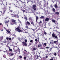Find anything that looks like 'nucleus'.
I'll return each mask as SVG.
<instances>
[{"mask_svg":"<svg viewBox=\"0 0 60 60\" xmlns=\"http://www.w3.org/2000/svg\"><path fill=\"white\" fill-rule=\"evenodd\" d=\"M6 8L5 6H3V8H2V10L3 11V12L2 13V16H4L5 12L6 11Z\"/></svg>","mask_w":60,"mask_h":60,"instance_id":"nucleus-1","label":"nucleus"},{"mask_svg":"<svg viewBox=\"0 0 60 60\" xmlns=\"http://www.w3.org/2000/svg\"><path fill=\"white\" fill-rule=\"evenodd\" d=\"M19 28H20V26H19L17 28L15 29V31H17V32H23V30L19 29Z\"/></svg>","mask_w":60,"mask_h":60,"instance_id":"nucleus-2","label":"nucleus"},{"mask_svg":"<svg viewBox=\"0 0 60 60\" xmlns=\"http://www.w3.org/2000/svg\"><path fill=\"white\" fill-rule=\"evenodd\" d=\"M52 36L53 38H55L56 39H58V37L57 36L55 35V34L54 33H52Z\"/></svg>","mask_w":60,"mask_h":60,"instance_id":"nucleus-3","label":"nucleus"},{"mask_svg":"<svg viewBox=\"0 0 60 60\" xmlns=\"http://www.w3.org/2000/svg\"><path fill=\"white\" fill-rule=\"evenodd\" d=\"M32 8L33 9H34V11H36V5H34L32 7Z\"/></svg>","mask_w":60,"mask_h":60,"instance_id":"nucleus-4","label":"nucleus"},{"mask_svg":"<svg viewBox=\"0 0 60 60\" xmlns=\"http://www.w3.org/2000/svg\"><path fill=\"white\" fill-rule=\"evenodd\" d=\"M30 21L31 22V24L33 25V26H34V22H34L33 20H32V19H30Z\"/></svg>","mask_w":60,"mask_h":60,"instance_id":"nucleus-5","label":"nucleus"},{"mask_svg":"<svg viewBox=\"0 0 60 60\" xmlns=\"http://www.w3.org/2000/svg\"><path fill=\"white\" fill-rule=\"evenodd\" d=\"M31 29H32V30H33L34 32H36H36H37V31H38V30H36V29H33L32 28Z\"/></svg>","mask_w":60,"mask_h":60,"instance_id":"nucleus-6","label":"nucleus"},{"mask_svg":"<svg viewBox=\"0 0 60 60\" xmlns=\"http://www.w3.org/2000/svg\"><path fill=\"white\" fill-rule=\"evenodd\" d=\"M11 21L12 23H13V24H16V22H15V20L13 19H12L11 20Z\"/></svg>","mask_w":60,"mask_h":60,"instance_id":"nucleus-7","label":"nucleus"},{"mask_svg":"<svg viewBox=\"0 0 60 60\" xmlns=\"http://www.w3.org/2000/svg\"><path fill=\"white\" fill-rule=\"evenodd\" d=\"M15 52V53H17V52H20V50L19 49H18V51L17 50H15V51L14 52Z\"/></svg>","mask_w":60,"mask_h":60,"instance_id":"nucleus-8","label":"nucleus"},{"mask_svg":"<svg viewBox=\"0 0 60 60\" xmlns=\"http://www.w3.org/2000/svg\"><path fill=\"white\" fill-rule=\"evenodd\" d=\"M22 43L23 44V45H24V46H27V44L24 41H23L22 42Z\"/></svg>","mask_w":60,"mask_h":60,"instance_id":"nucleus-9","label":"nucleus"},{"mask_svg":"<svg viewBox=\"0 0 60 60\" xmlns=\"http://www.w3.org/2000/svg\"><path fill=\"white\" fill-rule=\"evenodd\" d=\"M57 27L56 26L53 29V30H54V31H56L57 30Z\"/></svg>","mask_w":60,"mask_h":60,"instance_id":"nucleus-10","label":"nucleus"},{"mask_svg":"<svg viewBox=\"0 0 60 60\" xmlns=\"http://www.w3.org/2000/svg\"><path fill=\"white\" fill-rule=\"evenodd\" d=\"M54 43L55 44H58V40L54 41Z\"/></svg>","mask_w":60,"mask_h":60,"instance_id":"nucleus-11","label":"nucleus"},{"mask_svg":"<svg viewBox=\"0 0 60 60\" xmlns=\"http://www.w3.org/2000/svg\"><path fill=\"white\" fill-rule=\"evenodd\" d=\"M49 20V18H47L45 19V21H48Z\"/></svg>","mask_w":60,"mask_h":60,"instance_id":"nucleus-12","label":"nucleus"},{"mask_svg":"<svg viewBox=\"0 0 60 60\" xmlns=\"http://www.w3.org/2000/svg\"><path fill=\"white\" fill-rule=\"evenodd\" d=\"M3 39V37H0V41H1Z\"/></svg>","mask_w":60,"mask_h":60,"instance_id":"nucleus-13","label":"nucleus"},{"mask_svg":"<svg viewBox=\"0 0 60 60\" xmlns=\"http://www.w3.org/2000/svg\"><path fill=\"white\" fill-rule=\"evenodd\" d=\"M39 18H38V17L37 16H36V22H37V20H38V19Z\"/></svg>","mask_w":60,"mask_h":60,"instance_id":"nucleus-14","label":"nucleus"},{"mask_svg":"<svg viewBox=\"0 0 60 60\" xmlns=\"http://www.w3.org/2000/svg\"><path fill=\"white\" fill-rule=\"evenodd\" d=\"M56 15H58L59 14V12H56L55 13Z\"/></svg>","mask_w":60,"mask_h":60,"instance_id":"nucleus-15","label":"nucleus"},{"mask_svg":"<svg viewBox=\"0 0 60 60\" xmlns=\"http://www.w3.org/2000/svg\"><path fill=\"white\" fill-rule=\"evenodd\" d=\"M38 48H40V47H41V44L38 45Z\"/></svg>","mask_w":60,"mask_h":60,"instance_id":"nucleus-16","label":"nucleus"},{"mask_svg":"<svg viewBox=\"0 0 60 60\" xmlns=\"http://www.w3.org/2000/svg\"><path fill=\"white\" fill-rule=\"evenodd\" d=\"M44 17L43 16H41V17H40V18L41 19H44Z\"/></svg>","mask_w":60,"mask_h":60,"instance_id":"nucleus-17","label":"nucleus"},{"mask_svg":"<svg viewBox=\"0 0 60 60\" xmlns=\"http://www.w3.org/2000/svg\"><path fill=\"white\" fill-rule=\"evenodd\" d=\"M54 7L56 8H58V7L56 5V4L54 5Z\"/></svg>","mask_w":60,"mask_h":60,"instance_id":"nucleus-18","label":"nucleus"},{"mask_svg":"<svg viewBox=\"0 0 60 60\" xmlns=\"http://www.w3.org/2000/svg\"><path fill=\"white\" fill-rule=\"evenodd\" d=\"M27 23L28 24V25H29H29L30 26H31V25H30V22L28 21H27Z\"/></svg>","mask_w":60,"mask_h":60,"instance_id":"nucleus-19","label":"nucleus"},{"mask_svg":"<svg viewBox=\"0 0 60 60\" xmlns=\"http://www.w3.org/2000/svg\"><path fill=\"white\" fill-rule=\"evenodd\" d=\"M24 19H26V20H27V17L26 16H25L24 17Z\"/></svg>","mask_w":60,"mask_h":60,"instance_id":"nucleus-20","label":"nucleus"},{"mask_svg":"<svg viewBox=\"0 0 60 60\" xmlns=\"http://www.w3.org/2000/svg\"><path fill=\"white\" fill-rule=\"evenodd\" d=\"M52 21L53 22V23H55V20L54 19H52Z\"/></svg>","mask_w":60,"mask_h":60,"instance_id":"nucleus-21","label":"nucleus"},{"mask_svg":"<svg viewBox=\"0 0 60 60\" xmlns=\"http://www.w3.org/2000/svg\"><path fill=\"white\" fill-rule=\"evenodd\" d=\"M6 31H7V32L9 34H10V31L8 30H7Z\"/></svg>","mask_w":60,"mask_h":60,"instance_id":"nucleus-22","label":"nucleus"},{"mask_svg":"<svg viewBox=\"0 0 60 60\" xmlns=\"http://www.w3.org/2000/svg\"><path fill=\"white\" fill-rule=\"evenodd\" d=\"M9 51H12V50L11 49L9 48Z\"/></svg>","mask_w":60,"mask_h":60,"instance_id":"nucleus-23","label":"nucleus"},{"mask_svg":"<svg viewBox=\"0 0 60 60\" xmlns=\"http://www.w3.org/2000/svg\"><path fill=\"white\" fill-rule=\"evenodd\" d=\"M13 17H15V18H16L17 17V15H14V16H12Z\"/></svg>","mask_w":60,"mask_h":60,"instance_id":"nucleus-24","label":"nucleus"},{"mask_svg":"<svg viewBox=\"0 0 60 60\" xmlns=\"http://www.w3.org/2000/svg\"><path fill=\"white\" fill-rule=\"evenodd\" d=\"M9 23V22L8 21H6L5 22V24H7V23Z\"/></svg>","mask_w":60,"mask_h":60,"instance_id":"nucleus-25","label":"nucleus"},{"mask_svg":"<svg viewBox=\"0 0 60 60\" xmlns=\"http://www.w3.org/2000/svg\"><path fill=\"white\" fill-rule=\"evenodd\" d=\"M44 45L45 46H47V44L46 43H45L44 44Z\"/></svg>","mask_w":60,"mask_h":60,"instance_id":"nucleus-26","label":"nucleus"},{"mask_svg":"<svg viewBox=\"0 0 60 60\" xmlns=\"http://www.w3.org/2000/svg\"><path fill=\"white\" fill-rule=\"evenodd\" d=\"M52 10L53 11H54V12H55V8H52Z\"/></svg>","mask_w":60,"mask_h":60,"instance_id":"nucleus-27","label":"nucleus"},{"mask_svg":"<svg viewBox=\"0 0 60 60\" xmlns=\"http://www.w3.org/2000/svg\"><path fill=\"white\" fill-rule=\"evenodd\" d=\"M4 43H6L7 42V41H6V40H5L4 41Z\"/></svg>","mask_w":60,"mask_h":60,"instance_id":"nucleus-28","label":"nucleus"},{"mask_svg":"<svg viewBox=\"0 0 60 60\" xmlns=\"http://www.w3.org/2000/svg\"><path fill=\"white\" fill-rule=\"evenodd\" d=\"M26 28L28 30V26H26Z\"/></svg>","mask_w":60,"mask_h":60,"instance_id":"nucleus-29","label":"nucleus"},{"mask_svg":"<svg viewBox=\"0 0 60 60\" xmlns=\"http://www.w3.org/2000/svg\"><path fill=\"white\" fill-rule=\"evenodd\" d=\"M36 56L37 57V58L38 59H39V56L38 55H36Z\"/></svg>","mask_w":60,"mask_h":60,"instance_id":"nucleus-30","label":"nucleus"},{"mask_svg":"<svg viewBox=\"0 0 60 60\" xmlns=\"http://www.w3.org/2000/svg\"><path fill=\"white\" fill-rule=\"evenodd\" d=\"M6 40H7V41H8V40H9V38H8V37H7L6 38Z\"/></svg>","mask_w":60,"mask_h":60,"instance_id":"nucleus-31","label":"nucleus"},{"mask_svg":"<svg viewBox=\"0 0 60 60\" xmlns=\"http://www.w3.org/2000/svg\"><path fill=\"white\" fill-rule=\"evenodd\" d=\"M19 57L20 58H22V56L20 55L19 56Z\"/></svg>","mask_w":60,"mask_h":60,"instance_id":"nucleus-32","label":"nucleus"},{"mask_svg":"<svg viewBox=\"0 0 60 60\" xmlns=\"http://www.w3.org/2000/svg\"><path fill=\"white\" fill-rule=\"evenodd\" d=\"M33 50H36V48H33Z\"/></svg>","mask_w":60,"mask_h":60,"instance_id":"nucleus-33","label":"nucleus"},{"mask_svg":"<svg viewBox=\"0 0 60 60\" xmlns=\"http://www.w3.org/2000/svg\"><path fill=\"white\" fill-rule=\"evenodd\" d=\"M26 56H25L23 58V59H26Z\"/></svg>","mask_w":60,"mask_h":60,"instance_id":"nucleus-34","label":"nucleus"},{"mask_svg":"<svg viewBox=\"0 0 60 60\" xmlns=\"http://www.w3.org/2000/svg\"><path fill=\"white\" fill-rule=\"evenodd\" d=\"M35 41H36V42H37V39H35Z\"/></svg>","mask_w":60,"mask_h":60,"instance_id":"nucleus-35","label":"nucleus"},{"mask_svg":"<svg viewBox=\"0 0 60 60\" xmlns=\"http://www.w3.org/2000/svg\"><path fill=\"white\" fill-rule=\"evenodd\" d=\"M44 34H45V35H46V34H47V33H46L45 32H44Z\"/></svg>","mask_w":60,"mask_h":60,"instance_id":"nucleus-36","label":"nucleus"},{"mask_svg":"<svg viewBox=\"0 0 60 60\" xmlns=\"http://www.w3.org/2000/svg\"><path fill=\"white\" fill-rule=\"evenodd\" d=\"M22 11H23V12L24 13V12H25V10H22Z\"/></svg>","mask_w":60,"mask_h":60,"instance_id":"nucleus-37","label":"nucleus"},{"mask_svg":"<svg viewBox=\"0 0 60 60\" xmlns=\"http://www.w3.org/2000/svg\"><path fill=\"white\" fill-rule=\"evenodd\" d=\"M54 53V56H56V52H55Z\"/></svg>","mask_w":60,"mask_h":60,"instance_id":"nucleus-38","label":"nucleus"},{"mask_svg":"<svg viewBox=\"0 0 60 60\" xmlns=\"http://www.w3.org/2000/svg\"><path fill=\"white\" fill-rule=\"evenodd\" d=\"M59 33V37H60V32H58Z\"/></svg>","mask_w":60,"mask_h":60,"instance_id":"nucleus-39","label":"nucleus"},{"mask_svg":"<svg viewBox=\"0 0 60 60\" xmlns=\"http://www.w3.org/2000/svg\"><path fill=\"white\" fill-rule=\"evenodd\" d=\"M12 10H10L9 12H10L11 13L12 12Z\"/></svg>","mask_w":60,"mask_h":60,"instance_id":"nucleus-40","label":"nucleus"},{"mask_svg":"<svg viewBox=\"0 0 60 60\" xmlns=\"http://www.w3.org/2000/svg\"><path fill=\"white\" fill-rule=\"evenodd\" d=\"M11 38H9V41H11Z\"/></svg>","mask_w":60,"mask_h":60,"instance_id":"nucleus-41","label":"nucleus"},{"mask_svg":"<svg viewBox=\"0 0 60 60\" xmlns=\"http://www.w3.org/2000/svg\"><path fill=\"white\" fill-rule=\"evenodd\" d=\"M13 54L12 53H11V56H13Z\"/></svg>","mask_w":60,"mask_h":60,"instance_id":"nucleus-42","label":"nucleus"},{"mask_svg":"<svg viewBox=\"0 0 60 60\" xmlns=\"http://www.w3.org/2000/svg\"><path fill=\"white\" fill-rule=\"evenodd\" d=\"M25 42L26 43V42H27V40L26 39L25 40Z\"/></svg>","mask_w":60,"mask_h":60,"instance_id":"nucleus-43","label":"nucleus"},{"mask_svg":"<svg viewBox=\"0 0 60 60\" xmlns=\"http://www.w3.org/2000/svg\"><path fill=\"white\" fill-rule=\"evenodd\" d=\"M0 26H3V24L2 23H0Z\"/></svg>","mask_w":60,"mask_h":60,"instance_id":"nucleus-44","label":"nucleus"},{"mask_svg":"<svg viewBox=\"0 0 60 60\" xmlns=\"http://www.w3.org/2000/svg\"><path fill=\"white\" fill-rule=\"evenodd\" d=\"M33 40H31L30 41V42H33Z\"/></svg>","mask_w":60,"mask_h":60,"instance_id":"nucleus-45","label":"nucleus"},{"mask_svg":"<svg viewBox=\"0 0 60 60\" xmlns=\"http://www.w3.org/2000/svg\"><path fill=\"white\" fill-rule=\"evenodd\" d=\"M42 23V22H41V21H40V22H39V24H41V23Z\"/></svg>","mask_w":60,"mask_h":60,"instance_id":"nucleus-46","label":"nucleus"},{"mask_svg":"<svg viewBox=\"0 0 60 60\" xmlns=\"http://www.w3.org/2000/svg\"><path fill=\"white\" fill-rule=\"evenodd\" d=\"M49 47H47L45 48V49H49Z\"/></svg>","mask_w":60,"mask_h":60,"instance_id":"nucleus-47","label":"nucleus"},{"mask_svg":"<svg viewBox=\"0 0 60 60\" xmlns=\"http://www.w3.org/2000/svg\"><path fill=\"white\" fill-rule=\"evenodd\" d=\"M17 16L16 17L17 18H19V16L18 15H17Z\"/></svg>","mask_w":60,"mask_h":60,"instance_id":"nucleus-48","label":"nucleus"},{"mask_svg":"<svg viewBox=\"0 0 60 60\" xmlns=\"http://www.w3.org/2000/svg\"><path fill=\"white\" fill-rule=\"evenodd\" d=\"M58 47H59V48H60V44L59 45H58Z\"/></svg>","mask_w":60,"mask_h":60,"instance_id":"nucleus-49","label":"nucleus"},{"mask_svg":"<svg viewBox=\"0 0 60 60\" xmlns=\"http://www.w3.org/2000/svg\"><path fill=\"white\" fill-rule=\"evenodd\" d=\"M14 15H13V14H11V16H14Z\"/></svg>","mask_w":60,"mask_h":60,"instance_id":"nucleus-50","label":"nucleus"},{"mask_svg":"<svg viewBox=\"0 0 60 60\" xmlns=\"http://www.w3.org/2000/svg\"><path fill=\"white\" fill-rule=\"evenodd\" d=\"M18 40H19V41H20V38H18Z\"/></svg>","mask_w":60,"mask_h":60,"instance_id":"nucleus-51","label":"nucleus"},{"mask_svg":"<svg viewBox=\"0 0 60 60\" xmlns=\"http://www.w3.org/2000/svg\"><path fill=\"white\" fill-rule=\"evenodd\" d=\"M19 21V22L20 23H21V21H20V20H18Z\"/></svg>","mask_w":60,"mask_h":60,"instance_id":"nucleus-52","label":"nucleus"},{"mask_svg":"<svg viewBox=\"0 0 60 60\" xmlns=\"http://www.w3.org/2000/svg\"><path fill=\"white\" fill-rule=\"evenodd\" d=\"M50 7H53V6H52V5H51Z\"/></svg>","mask_w":60,"mask_h":60,"instance_id":"nucleus-53","label":"nucleus"},{"mask_svg":"<svg viewBox=\"0 0 60 60\" xmlns=\"http://www.w3.org/2000/svg\"><path fill=\"white\" fill-rule=\"evenodd\" d=\"M31 45V43H29V46H30V45Z\"/></svg>","mask_w":60,"mask_h":60,"instance_id":"nucleus-54","label":"nucleus"},{"mask_svg":"<svg viewBox=\"0 0 60 60\" xmlns=\"http://www.w3.org/2000/svg\"><path fill=\"white\" fill-rule=\"evenodd\" d=\"M13 50L14 51V52H15V49L14 48H13Z\"/></svg>","mask_w":60,"mask_h":60,"instance_id":"nucleus-55","label":"nucleus"},{"mask_svg":"<svg viewBox=\"0 0 60 60\" xmlns=\"http://www.w3.org/2000/svg\"><path fill=\"white\" fill-rule=\"evenodd\" d=\"M50 60H53V59H50Z\"/></svg>","mask_w":60,"mask_h":60,"instance_id":"nucleus-56","label":"nucleus"},{"mask_svg":"<svg viewBox=\"0 0 60 60\" xmlns=\"http://www.w3.org/2000/svg\"><path fill=\"white\" fill-rule=\"evenodd\" d=\"M38 42H39V38H38Z\"/></svg>","mask_w":60,"mask_h":60,"instance_id":"nucleus-57","label":"nucleus"},{"mask_svg":"<svg viewBox=\"0 0 60 60\" xmlns=\"http://www.w3.org/2000/svg\"><path fill=\"white\" fill-rule=\"evenodd\" d=\"M46 58H48V56H45Z\"/></svg>","mask_w":60,"mask_h":60,"instance_id":"nucleus-58","label":"nucleus"},{"mask_svg":"<svg viewBox=\"0 0 60 60\" xmlns=\"http://www.w3.org/2000/svg\"><path fill=\"white\" fill-rule=\"evenodd\" d=\"M28 2H30V0H28Z\"/></svg>","mask_w":60,"mask_h":60,"instance_id":"nucleus-59","label":"nucleus"},{"mask_svg":"<svg viewBox=\"0 0 60 60\" xmlns=\"http://www.w3.org/2000/svg\"><path fill=\"white\" fill-rule=\"evenodd\" d=\"M7 47L8 48H10V47L9 46H8Z\"/></svg>","mask_w":60,"mask_h":60,"instance_id":"nucleus-60","label":"nucleus"},{"mask_svg":"<svg viewBox=\"0 0 60 60\" xmlns=\"http://www.w3.org/2000/svg\"><path fill=\"white\" fill-rule=\"evenodd\" d=\"M26 31L25 32L26 33H28V32H26V31Z\"/></svg>","mask_w":60,"mask_h":60,"instance_id":"nucleus-61","label":"nucleus"},{"mask_svg":"<svg viewBox=\"0 0 60 60\" xmlns=\"http://www.w3.org/2000/svg\"><path fill=\"white\" fill-rule=\"evenodd\" d=\"M9 9H11V7H9Z\"/></svg>","mask_w":60,"mask_h":60,"instance_id":"nucleus-62","label":"nucleus"},{"mask_svg":"<svg viewBox=\"0 0 60 60\" xmlns=\"http://www.w3.org/2000/svg\"><path fill=\"white\" fill-rule=\"evenodd\" d=\"M26 26H27L28 25L27 24V23H26Z\"/></svg>","mask_w":60,"mask_h":60,"instance_id":"nucleus-63","label":"nucleus"},{"mask_svg":"<svg viewBox=\"0 0 60 60\" xmlns=\"http://www.w3.org/2000/svg\"><path fill=\"white\" fill-rule=\"evenodd\" d=\"M1 31H3V30H1Z\"/></svg>","mask_w":60,"mask_h":60,"instance_id":"nucleus-64","label":"nucleus"}]
</instances>
